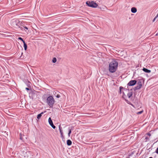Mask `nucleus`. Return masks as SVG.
<instances>
[{
	"label": "nucleus",
	"mask_w": 158,
	"mask_h": 158,
	"mask_svg": "<svg viewBox=\"0 0 158 158\" xmlns=\"http://www.w3.org/2000/svg\"><path fill=\"white\" fill-rule=\"evenodd\" d=\"M148 135L150 136L151 135L150 134H148Z\"/></svg>",
	"instance_id": "27"
},
{
	"label": "nucleus",
	"mask_w": 158,
	"mask_h": 158,
	"mask_svg": "<svg viewBox=\"0 0 158 158\" xmlns=\"http://www.w3.org/2000/svg\"><path fill=\"white\" fill-rule=\"evenodd\" d=\"M136 83V80H131L128 83L127 85L129 86H132L135 85Z\"/></svg>",
	"instance_id": "6"
},
{
	"label": "nucleus",
	"mask_w": 158,
	"mask_h": 158,
	"mask_svg": "<svg viewBox=\"0 0 158 158\" xmlns=\"http://www.w3.org/2000/svg\"><path fill=\"white\" fill-rule=\"evenodd\" d=\"M52 61L53 63H55L56 61V58H53L52 59Z\"/></svg>",
	"instance_id": "15"
},
{
	"label": "nucleus",
	"mask_w": 158,
	"mask_h": 158,
	"mask_svg": "<svg viewBox=\"0 0 158 158\" xmlns=\"http://www.w3.org/2000/svg\"><path fill=\"white\" fill-rule=\"evenodd\" d=\"M143 71L145 72L146 73H150L151 72L150 70H148L145 68H143Z\"/></svg>",
	"instance_id": "9"
},
{
	"label": "nucleus",
	"mask_w": 158,
	"mask_h": 158,
	"mask_svg": "<svg viewBox=\"0 0 158 158\" xmlns=\"http://www.w3.org/2000/svg\"><path fill=\"white\" fill-rule=\"evenodd\" d=\"M123 88L122 87H120V91H119V93H120V94H121V89H123Z\"/></svg>",
	"instance_id": "19"
},
{
	"label": "nucleus",
	"mask_w": 158,
	"mask_h": 158,
	"mask_svg": "<svg viewBox=\"0 0 158 158\" xmlns=\"http://www.w3.org/2000/svg\"><path fill=\"white\" fill-rule=\"evenodd\" d=\"M71 133V130L70 129L69 131V133L68 134V135L69 137H70V134Z\"/></svg>",
	"instance_id": "16"
},
{
	"label": "nucleus",
	"mask_w": 158,
	"mask_h": 158,
	"mask_svg": "<svg viewBox=\"0 0 158 158\" xmlns=\"http://www.w3.org/2000/svg\"><path fill=\"white\" fill-rule=\"evenodd\" d=\"M143 110L140 111H139V112H138L137 113V114H142L143 113Z\"/></svg>",
	"instance_id": "18"
},
{
	"label": "nucleus",
	"mask_w": 158,
	"mask_h": 158,
	"mask_svg": "<svg viewBox=\"0 0 158 158\" xmlns=\"http://www.w3.org/2000/svg\"><path fill=\"white\" fill-rule=\"evenodd\" d=\"M44 112H42L41 113L38 114L37 116V118L39 119L41 117L42 115L44 114Z\"/></svg>",
	"instance_id": "11"
},
{
	"label": "nucleus",
	"mask_w": 158,
	"mask_h": 158,
	"mask_svg": "<svg viewBox=\"0 0 158 158\" xmlns=\"http://www.w3.org/2000/svg\"><path fill=\"white\" fill-rule=\"evenodd\" d=\"M118 62L115 60H113L110 63L109 70L111 73L115 72L117 70L118 66Z\"/></svg>",
	"instance_id": "1"
},
{
	"label": "nucleus",
	"mask_w": 158,
	"mask_h": 158,
	"mask_svg": "<svg viewBox=\"0 0 158 158\" xmlns=\"http://www.w3.org/2000/svg\"><path fill=\"white\" fill-rule=\"evenodd\" d=\"M56 97L57 98H59L60 97V96L59 94H57V95L56 96Z\"/></svg>",
	"instance_id": "21"
},
{
	"label": "nucleus",
	"mask_w": 158,
	"mask_h": 158,
	"mask_svg": "<svg viewBox=\"0 0 158 158\" xmlns=\"http://www.w3.org/2000/svg\"><path fill=\"white\" fill-rule=\"evenodd\" d=\"M47 103L50 106H52L55 102V100L52 96L48 97L47 99Z\"/></svg>",
	"instance_id": "2"
},
{
	"label": "nucleus",
	"mask_w": 158,
	"mask_h": 158,
	"mask_svg": "<svg viewBox=\"0 0 158 158\" xmlns=\"http://www.w3.org/2000/svg\"><path fill=\"white\" fill-rule=\"evenodd\" d=\"M72 142L69 139H68L67 141V144L68 146H70L72 144Z\"/></svg>",
	"instance_id": "10"
},
{
	"label": "nucleus",
	"mask_w": 158,
	"mask_h": 158,
	"mask_svg": "<svg viewBox=\"0 0 158 158\" xmlns=\"http://www.w3.org/2000/svg\"><path fill=\"white\" fill-rule=\"evenodd\" d=\"M86 4L88 6L93 8H96L98 6V4L94 1H87L86 2Z\"/></svg>",
	"instance_id": "3"
},
{
	"label": "nucleus",
	"mask_w": 158,
	"mask_h": 158,
	"mask_svg": "<svg viewBox=\"0 0 158 158\" xmlns=\"http://www.w3.org/2000/svg\"><path fill=\"white\" fill-rule=\"evenodd\" d=\"M19 27L22 31H25L26 34H28V33L29 31L28 29L25 25Z\"/></svg>",
	"instance_id": "4"
},
{
	"label": "nucleus",
	"mask_w": 158,
	"mask_h": 158,
	"mask_svg": "<svg viewBox=\"0 0 158 158\" xmlns=\"http://www.w3.org/2000/svg\"><path fill=\"white\" fill-rule=\"evenodd\" d=\"M30 152H29V151L28 152V153H29Z\"/></svg>",
	"instance_id": "29"
},
{
	"label": "nucleus",
	"mask_w": 158,
	"mask_h": 158,
	"mask_svg": "<svg viewBox=\"0 0 158 158\" xmlns=\"http://www.w3.org/2000/svg\"><path fill=\"white\" fill-rule=\"evenodd\" d=\"M132 93L131 92L128 93L127 95L128 98H130L132 96Z\"/></svg>",
	"instance_id": "13"
},
{
	"label": "nucleus",
	"mask_w": 158,
	"mask_h": 158,
	"mask_svg": "<svg viewBox=\"0 0 158 158\" xmlns=\"http://www.w3.org/2000/svg\"><path fill=\"white\" fill-rule=\"evenodd\" d=\"M137 85L135 87L136 89H140L142 87V84L141 81H139L137 84Z\"/></svg>",
	"instance_id": "5"
},
{
	"label": "nucleus",
	"mask_w": 158,
	"mask_h": 158,
	"mask_svg": "<svg viewBox=\"0 0 158 158\" xmlns=\"http://www.w3.org/2000/svg\"><path fill=\"white\" fill-rule=\"evenodd\" d=\"M131 11L133 13H135L137 12V9L135 7H132L131 9Z\"/></svg>",
	"instance_id": "8"
},
{
	"label": "nucleus",
	"mask_w": 158,
	"mask_h": 158,
	"mask_svg": "<svg viewBox=\"0 0 158 158\" xmlns=\"http://www.w3.org/2000/svg\"><path fill=\"white\" fill-rule=\"evenodd\" d=\"M48 122L50 125L51 126L53 124V123L50 117L48 119Z\"/></svg>",
	"instance_id": "12"
},
{
	"label": "nucleus",
	"mask_w": 158,
	"mask_h": 158,
	"mask_svg": "<svg viewBox=\"0 0 158 158\" xmlns=\"http://www.w3.org/2000/svg\"><path fill=\"white\" fill-rule=\"evenodd\" d=\"M53 129H55L56 128V126H54L53 124L51 126Z\"/></svg>",
	"instance_id": "20"
},
{
	"label": "nucleus",
	"mask_w": 158,
	"mask_h": 158,
	"mask_svg": "<svg viewBox=\"0 0 158 158\" xmlns=\"http://www.w3.org/2000/svg\"><path fill=\"white\" fill-rule=\"evenodd\" d=\"M28 156L25 155H24V157H28Z\"/></svg>",
	"instance_id": "26"
},
{
	"label": "nucleus",
	"mask_w": 158,
	"mask_h": 158,
	"mask_svg": "<svg viewBox=\"0 0 158 158\" xmlns=\"http://www.w3.org/2000/svg\"><path fill=\"white\" fill-rule=\"evenodd\" d=\"M20 139L21 140H22L23 139V138L21 136H20Z\"/></svg>",
	"instance_id": "24"
},
{
	"label": "nucleus",
	"mask_w": 158,
	"mask_h": 158,
	"mask_svg": "<svg viewBox=\"0 0 158 158\" xmlns=\"http://www.w3.org/2000/svg\"><path fill=\"white\" fill-rule=\"evenodd\" d=\"M59 128L60 131V134L61 135V137H62L63 136V131L62 130V127H61L60 125L59 126Z\"/></svg>",
	"instance_id": "7"
},
{
	"label": "nucleus",
	"mask_w": 158,
	"mask_h": 158,
	"mask_svg": "<svg viewBox=\"0 0 158 158\" xmlns=\"http://www.w3.org/2000/svg\"><path fill=\"white\" fill-rule=\"evenodd\" d=\"M149 158H152V157H150Z\"/></svg>",
	"instance_id": "28"
},
{
	"label": "nucleus",
	"mask_w": 158,
	"mask_h": 158,
	"mask_svg": "<svg viewBox=\"0 0 158 158\" xmlns=\"http://www.w3.org/2000/svg\"><path fill=\"white\" fill-rule=\"evenodd\" d=\"M156 153L158 154V148H157L156 150Z\"/></svg>",
	"instance_id": "22"
},
{
	"label": "nucleus",
	"mask_w": 158,
	"mask_h": 158,
	"mask_svg": "<svg viewBox=\"0 0 158 158\" xmlns=\"http://www.w3.org/2000/svg\"><path fill=\"white\" fill-rule=\"evenodd\" d=\"M156 19L155 18L153 20V22H154Z\"/></svg>",
	"instance_id": "23"
},
{
	"label": "nucleus",
	"mask_w": 158,
	"mask_h": 158,
	"mask_svg": "<svg viewBox=\"0 0 158 158\" xmlns=\"http://www.w3.org/2000/svg\"><path fill=\"white\" fill-rule=\"evenodd\" d=\"M24 44V49L25 50H26L27 49V44L25 43V42H24V43H23Z\"/></svg>",
	"instance_id": "14"
},
{
	"label": "nucleus",
	"mask_w": 158,
	"mask_h": 158,
	"mask_svg": "<svg viewBox=\"0 0 158 158\" xmlns=\"http://www.w3.org/2000/svg\"><path fill=\"white\" fill-rule=\"evenodd\" d=\"M26 89L27 90H29V89L28 88H26Z\"/></svg>",
	"instance_id": "25"
},
{
	"label": "nucleus",
	"mask_w": 158,
	"mask_h": 158,
	"mask_svg": "<svg viewBox=\"0 0 158 158\" xmlns=\"http://www.w3.org/2000/svg\"><path fill=\"white\" fill-rule=\"evenodd\" d=\"M18 39L19 40H22V42H23V43H24V42H25V41L24 40H23V39L20 37H19Z\"/></svg>",
	"instance_id": "17"
}]
</instances>
